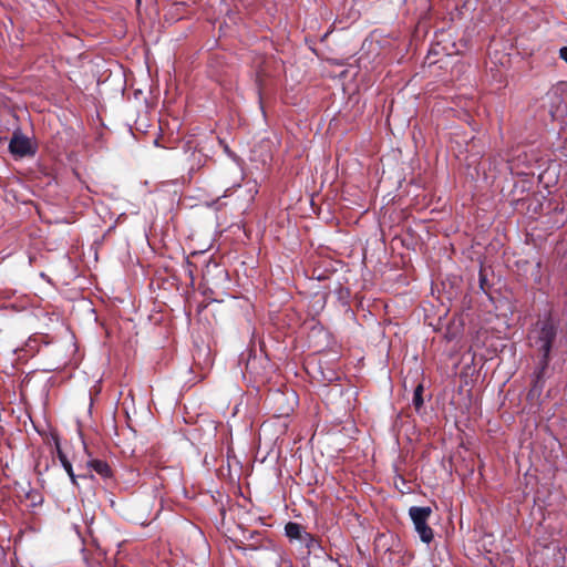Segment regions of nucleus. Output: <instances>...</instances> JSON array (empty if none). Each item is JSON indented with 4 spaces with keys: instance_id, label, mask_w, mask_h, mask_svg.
Listing matches in <instances>:
<instances>
[{
    "instance_id": "nucleus-1",
    "label": "nucleus",
    "mask_w": 567,
    "mask_h": 567,
    "mask_svg": "<svg viewBox=\"0 0 567 567\" xmlns=\"http://www.w3.org/2000/svg\"><path fill=\"white\" fill-rule=\"evenodd\" d=\"M432 515V509L429 506H412L409 509V516L414 525L420 539L430 544L434 538V532L429 526L427 522Z\"/></svg>"
},
{
    "instance_id": "nucleus-2",
    "label": "nucleus",
    "mask_w": 567,
    "mask_h": 567,
    "mask_svg": "<svg viewBox=\"0 0 567 567\" xmlns=\"http://www.w3.org/2000/svg\"><path fill=\"white\" fill-rule=\"evenodd\" d=\"M556 330L551 323H544L538 336L537 343L539 344V350L543 352L544 361H548V357L551 349V343L555 339Z\"/></svg>"
},
{
    "instance_id": "nucleus-3",
    "label": "nucleus",
    "mask_w": 567,
    "mask_h": 567,
    "mask_svg": "<svg viewBox=\"0 0 567 567\" xmlns=\"http://www.w3.org/2000/svg\"><path fill=\"white\" fill-rule=\"evenodd\" d=\"M9 150L14 156L19 157L33 153L30 140L20 133L13 134L9 144Z\"/></svg>"
},
{
    "instance_id": "nucleus-4",
    "label": "nucleus",
    "mask_w": 567,
    "mask_h": 567,
    "mask_svg": "<svg viewBox=\"0 0 567 567\" xmlns=\"http://www.w3.org/2000/svg\"><path fill=\"white\" fill-rule=\"evenodd\" d=\"M87 466L103 478L111 477L112 475V470L105 461L93 458L87 462Z\"/></svg>"
},
{
    "instance_id": "nucleus-5",
    "label": "nucleus",
    "mask_w": 567,
    "mask_h": 567,
    "mask_svg": "<svg viewBox=\"0 0 567 567\" xmlns=\"http://www.w3.org/2000/svg\"><path fill=\"white\" fill-rule=\"evenodd\" d=\"M56 452H58V457H59L63 468L65 470V472L70 476L72 484L76 485L78 484V481H76L78 476L74 474L73 468H72V464L66 458L65 454L62 452V450L60 449L59 444H56Z\"/></svg>"
},
{
    "instance_id": "nucleus-6",
    "label": "nucleus",
    "mask_w": 567,
    "mask_h": 567,
    "mask_svg": "<svg viewBox=\"0 0 567 567\" xmlns=\"http://www.w3.org/2000/svg\"><path fill=\"white\" fill-rule=\"evenodd\" d=\"M285 532L287 537H289L290 539H301L303 535L302 527L299 524L292 522H289L285 526ZM305 536L308 537L309 535L305 533Z\"/></svg>"
},
{
    "instance_id": "nucleus-7",
    "label": "nucleus",
    "mask_w": 567,
    "mask_h": 567,
    "mask_svg": "<svg viewBox=\"0 0 567 567\" xmlns=\"http://www.w3.org/2000/svg\"><path fill=\"white\" fill-rule=\"evenodd\" d=\"M423 385L419 384L413 393V404L419 410L423 405Z\"/></svg>"
},
{
    "instance_id": "nucleus-8",
    "label": "nucleus",
    "mask_w": 567,
    "mask_h": 567,
    "mask_svg": "<svg viewBox=\"0 0 567 567\" xmlns=\"http://www.w3.org/2000/svg\"><path fill=\"white\" fill-rule=\"evenodd\" d=\"M559 56L567 63V47L559 50Z\"/></svg>"
}]
</instances>
